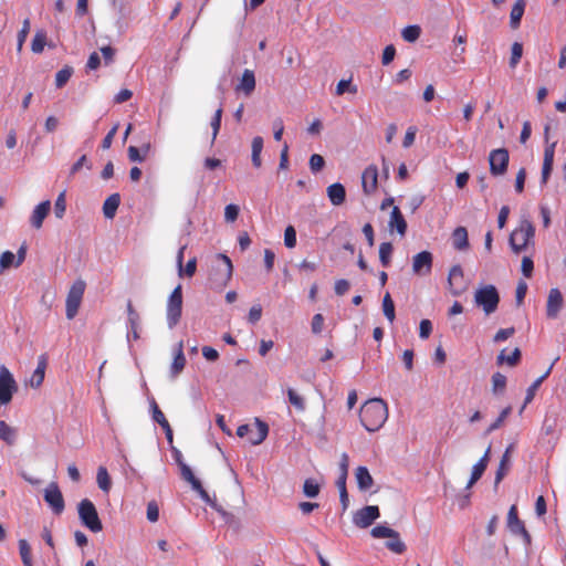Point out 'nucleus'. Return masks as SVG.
Returning a JSON list of instances; mask_svg holds the SVG:
<instances>
[{"label":"nucleus","mask_w":566,"mask_h":566,"mask_svg":"<svg viewBox=\"0 0 566 566\" xmlns=\"http://www.w3.org/2000/svg\"><path fill=\"white\" fill-rule=\"evenodd\" d=\"M126 312H127V328L128 329H140V315L134 308L130 300L127 301Z\"/></svg>","instance_id":"31"},{"label":"nucleus","mask_w":566,"mask_h":566,"mask_svg":"<svg viewBox=\"0 0 566 566\" xmlns=\"http://www.w3.org/2000/svg\"><path fill=\"white\" fill-rule=\"evenodd\" d=\"M452 245L458 251L469 248L468 231L464 227H458L452 232Z\"/></svg>","instance_id":"27"},{"label":"nucleus","mask_w":566,"mask_h":566,"mask_svg":"<svg viewBox=\"0 0 566 566\" xmlns=\"http://www.w3.org/2000/svg\"><path fill=\"white\" fill-rule=\"evenodd\" d=\"M416 134H417V127L416 126L408 127V129L406 132V135H405V138H403V142H402V146L405 148H409L415 143Z\"/></svg>","instance_id":"63"},{"label":"nucleus","mask_w":566,"mask_h":566,"mask_svg":"<svg viewBox=\"0 0 566 566\" xmlns=\"http://www.w3.org/2000/svg\"><path fill=\"white\" fill-rule=\"evenodd\" d=\"M506 387V377L501 373L492 376V391L495 395L502 394Z\"/></svg>","instance_id":"43"},{"label":"nucleus","mask_w":566,"mask_h":566,"mask_svg":"<svg viewBox=\"0 0 566 566\" xmlns=\"http://www.w3.org/2000/svg\"><path fill=\"white\" fill-rule=\"evenodd\" d=\"M564 298L558 289H552L546 303V315L548 318H556L563 308Z\"/></svg>","instance_id":"15"},{"label":"nucleus","mask_w":566,"mask_h":566,"mask_svg":"<svg viewBox=\"0 0 566 566\" xmlns=\"http://www.w3.org/2000/svg\"><path fill=\"white\" fill-rule=\"evenodd\" d=\"M491 447L486 449L483 457L473 465L470 480L465 489L472 488L483 475L490 461Z\"/></svg>","instance_id":"16"},{"label":"nucleus","mask_w":566,"mask_h":566,"mask_svg":"<svg viewBox=\"0 0 566 566\" xmlns=\"http://www.w3.org/2000/svg\"><path fill=\"white\" fill-rule=\"evenodd\" d=\"M179 469H180L181 478L185 481H187L188 483H190L192 489H198L200 481L195 476L190 467L188 464H186L185 462H180Z\"/></svg>","instance_id":"36"},{"label":"nucleus","mask_w":566,"mask_h":566,"mask_svg":"<svg viewBox=\"0 0 566 566\" xmlns=\"http://www.w3.org/2000/svg\"><path fill=\"white\" fill-rule=\"evenodd\" d=\"M19 553L23 563V566H33L31 557V547L27 539L19 541Z\"/></svg>","instance_id":"38"},{"label":"nucleus","mask_w":566,"mask_h":566,"mask_svg":"<svg viewBox=\"0 0 566 566\" xmlns=\"http://www.w3.org/2000/svg\"><path fill=\"white\" fill-rule=\"evenodd\" d=\"M525 7H526V0H516V2L514 3V6L511 10V14H510L511 28L516 29L520 25L522 17L525 11Z\"/></svg>","instance_id":"29"},{"label":"nucleus","mask_w":566,"mask_h":566,"mask_svg":"<svg viewBox=\"0 0 566 566\" xmlns=\"http://www.w3.org/2000/svg\"><path fill=\"white\" fill-rule=\"evenodd\" d=\"M120 203L119 193L111 195L103 203V213L106 219H113Z\"/></svg>","instance_id":"28"},{"label":"nucleus","mask_w":566,"mask_h":566,"mask_svg":"<svg viewBox=\"0 0 566 566\" xmlns=\"http://www.w3.org/2000/svg\"><path fill=\"white\" fill-rule=\"evenodd\" d=\"M287 397L291 405H293L297 410L303 411L305 409L303 397H301L294 389L290 388L287 390Z\"/></svg>","instance_id":"50"},{"label":"nucleus","mask_w":566,"mask_h":566,"mask_svg":"<svg viewBox=\"0 0 566 566\" xmlns=\"http://www.w3.org/2000/svg\"><path fill=\"white\" fill-rule=\"evenodd\" d=\"M261 316L262 306L260 304H254L249 311L248 322L253 325L261 319Z\"/></svg>","instance_id":"57"},{"label":"nucleus","mask_w":566,"mask_h":566,"mask_svg":"<svg viewBox=\"0 0 566 566\" xmlns=\"http://www.w3.org/2000/svg\"><path fill=\"white\" fill-rule=\"evenodd\" d=\"M65 210H66L65 192H61L57 196V198L55 200V205H54V213H55L56 218H59V219L63 218Z\"/></svg>","instance_id":"53"},{"label":"nucleus","mask_w":566,"mask_h":566,"mask_svg":"<svg viewBox=\"0 0 566 566\" xmlns=\"http://www.w3.org/2000/svg\"><path fill=\"white\" fill-rule=\"evenodd\" d=\"M185 366H186V357L184 354V343L179 342L176 347L172 364L170 366L171 376L177 377L184 370Z\"/></svg>","instance_id":"23"},{"label":"nucleus","mask_w":566,"mask_h":566,"mask_svg":"<svg viewBox=\"0 0 566 566\" xmlns=\"http://www.w3.org/2000/svg\"><path fill=\"white\" fill-rule=\"evenodd\" d=\"M535 234V228L533 223L523 219L520 222L518 228H516L510 235L509 242L514 253H520L524 251L530 241L533 239Z\"/></svg>","instance_id":"2"},{"label":"nucleus","mask_w":566,"mask_h":566,"mask_svg":"<svg viewBox=\"0 0 566 566\" xmlns=\"http://www.w3.org/2000/svg\"><path fill=\"white\" fill-rule=\"evenodd\" d=\"M73 74V69L71 66H64L55 75V85L57 88L63 87Z\"/></svg>","instance_id":"42"},{"label":"nucleus","mask_w":566,"mask_h":566,"mask_svg":"<svg viewBox=\"0 0 566 566\" xmlns=\"http://www.w3.org/2000/svg\"><path fill=\"white\" fill-rule=\"evenodd\" d=\"M336 485L339 490V499H340L343 510L345 511V510H347L348 503H349L348 493H347V489H346V480L337 479Z\"/></svg>","instance_id":"48"},{"label":"nucleus","mask_w":566,"mask_h":566,"mask_svg":"<svg viewBox=\"0 0 566 566\" xmlns=\"http://www.w3.org/2000/svg\"><path fill=\"white\" fill-rule=\"evenodd\" d=\"M221 117H222V107H219L212 119H211V127H212V142L217 138V135L220 130V126H221Z\"/></svg>","instance_id":"54"},{"label":"nucleus","mask_w":566,"mask_h":566,"mask_svg":"<svg viewBox=\"0 0 566 566\" xmlns=\"http://www.w3.org/2000/svg\"><path fill=\"white\" fill-rule=\"evenodd\" d=\"M252 428L253 431H250L249 433L250 443L253 446L261 444L269 434V426L264 421L256 418L254 427Z\"/></svg>","instance_id":"19"},{"label":"nucleus","mask_w":566,"mask_h":566,"mask_svg":"<svg viewBox=\"0 0 566 566\" xmlns=\"http://www.w3.org/2000/svg\"><path fill=\"white\" fill-rule=\"evenodd\" d=\"M507 527L512 534L522 536L525 544L531 543V535L526 531L524 523L518 518L516 505H512L509 510Z\"/></svg>","instance_id":"12"},{"label":"nucleus","mask_w":566,"mask_h":566,"mask_svg":"<svg viewBox=\"0 0 566 566\" xmlns=\"http://www.w3.org/2000/svg\"><path fill=\"white\" fill-rule=\"evenodd\" d=\"M386 547L396 554H402L406 551V545L400 539L398 532L395 537H389V541L386 543Z\"/></svg>","instance_id":"44"},{"label":"nucleus","mask_w":566,"mask_h":566,"mask_svg":"<svg viewBox=\"0 0 566 566\" xmlns=\"http://www.w3.org/2000/svg\"><path fill=\"white\" fill-rule=\"evenodd\" d=\"M0 439L12 446L17 440V431L10 427L6 421H0Z\"/></svg>","instance_id":"33"},{"label":"nucleus","mask_w":566,"mask_h":566,"mask_svg":"<svg viewBox=\"0 0 566 566\" xmlns=\"http://www.w3.org/2000/svg\"><path fill=\"white\" fill-rule=\"evenodd\" d=\"M348 467H349V457H348L347 453H343L340 455L339 476H338V479H343V480L347 479Z\"/></svg>","instance_id":"60"},{"label":"nucleus","mask_w":566,"mask_h":566,"mask_svg":"<svg viewBox=\"0 0 566 566\" xmlns=\"http://www.w3.org/2000/svg\"><path fill=\"white\" fill-rule=\"evenodd\" d=\"M96 482L98 484V488L105 492L108 493L112 488V480L111 476L104 467H99L96 474Z\"/></svg>","instance_id":"34"},{"label":"nucleus","mask_w":566,"mask_h":566,"mask_svg":"<svg viewBox=\"0 0 566 566\" xmlns=\"http://www.w3.org/2000/svg\"><path fill=\"white\" fill-rule=\"evenodd\" d=\"M514 333H515V328L514 327L502 328V329L496 332V334L494 335L493 340L495 343L504 342L507 338H510L511 336H513Z\"/></svg>","instance_id":"59"},{"label":"nucleus","mask_w":566,"mask_h":566,"mask_svg":"<svg viewBox=\"0 0 566 566\" xmlns=\"http://www.w3.org/2000/svg\"><path fill=\"white\" fill-rule=\"evenodd\" d=\"M378 169L376 166H368L361 176L363 190L366 195L373 193L377 188Z\"/></svg>","instance_id":"17"},{"label":"nucleus","mask_w":566,"mask_h":566,"mask_svg":"<svg viewBox=\"0 0 566 566\" xmlns=\"http://www.w3.org/2000/svg\"><path fill=\"white\" fill-rule=\"evenodd\" d=\"M182 311V287L177 285L167 301V324L174 328L180 321Z\"/></svg>","instance_id":"5"},{"label":"nucleus","mask_w":566,"mask_h":566,"mask_svg":"<svg viewBox=\"0 0 566 566\" xmlns=\"http://www.w3.org/2000/svg\"><path fill=\"white\" fill-rule=\"evenodd\" d=\"M263 143L264 142L261 136H255L251 143V160L255 168H260L262 166L261 153L263 149Z\"/></svg>","instance_id":"30"},{"label":"nucleus","mask_w":566,"mask_h":566,"mask_svg":"<svg viewBox=\"0 0 566 566\" xmlns=\"http://www.w3.org/2000/svg\"><path fill=\"white\" fill-rule=\"evenodd\" d=\"M15 255L11 251H6L0 256V266L7 269L13 264Z\"/></svg>","instance_id":"64"},{"label":"nucleus","mask_w":566,"mask_h":566,"mask_svg":"<svg viewBox=\"0 0 566 566\" xmlns=\"http://www.w3.org/2000/svg\"><path fill=\"white\" fill-rule=\"evenodd\" d=\"M284 244L287 249H293L296 245V231L293 226L286 227L284 231Z\"/></svg>","instance_id":"52"},{"label":"nucleus","mask_w":566,"mask_h":566,"mask_svg":"<svg viewBox=\"0 0 566 566\" xmlns=\"http://www.w3.org/2000/svg\"><path fill=\"white\" fill-rule=\"evenodd\" d=\"M345 92H349L352 94L357 93V86L352 85V80H340L336 86V95H343Z\"/></svg>","instance_id":"51"},{"label":"nucleus","mask_w":566,"mask_h":566,"mask_svg":"<svg viewBox=\"0 0 566 566\" xmlns=\"http://www.w3.org/2000/svg\"><path fill=\"white\" fill-rule=\"evenodd\" d=\"M555 143L545 147L544 150V160L542 167V179L541 182L545 185L549 178V175L553 170L554 156H555Z\"/></svg>","instance_id":"20"},{"label":"nucleus","mask_w":566,"mask_h":566,"mask_svg":"<svg viewBox=\"0 0 566 566\" xmlns=\"http://www.w3.org/2000/svg\"><path fill=\"white\" fill-rule=\"evenodd\" d=\"M324 165H325V160L321 155L314 154L311 156L310 168L313 172L321 171L323 169Z\"/></svg>","instance_id":"56"},{"label":"nucleus","mask_w":566,"mask_h":566,"mask_svg":"<svg viewBox=\"0 0 566 566\" xmlns=\"http://www.w3.org/2000/svg\"><path fill=\"white\" fill-rule=\"evenodd\" d=\"M43 497L55 515H61L63 513L65 502L56 482H51L44 489Z\"/></svg>","instance_id":"8"},{"label":"nucleus","mask_w":566,"mask_h":566,"mask_svg":"<svg viewBox=\"0 0 566 566\" xmlns=\"http://www.w3.org/2000/svg\"><path fill=\"white\" fill-rule=\"evenodd\" d=\"M433 263L432 253L421 251L412 258V272L416 275L424 276L431 273Z\"/></svg>","instance_id":"13"},{"label":"nucleus","mask_w":566,"mask_h":566,"mask_svg":"<svg viewBox=\"0 0 566 566\" xmlns=\"http://www.w3.org/2000/svg\"><path fill=\"white\" fill-rule=\"evenodd\" d=\"M558 360V357L555 358V360L553 361V364L549 366V368L546 370V373L541 376L539 378H537L527 389V392H526V397H525V401H524V405H527L530 403L533 398H534V395H535V391L537 390V388L539 387V385L542 384V381L548 377V375L551 374L552 369H553V366L554 364Z\"/></svg>","instance_id":"32"},{"label":"nucleus","mask_w":566,"mask_h":566,"mask_svg":"<svg viewBox=\"0 0 566 566\" xmlns=\"http://www.w3.org/2000/svg\"><path fill=\"white\" fill-rule=\"evenodd\" d=\"M392 244L390 242H382L379 247V260L382 266H388L392 253Z\"/></svg>","instance_id":"41"},{"label":"nucleus","mask_w":566,"mask_h":566,"mask_svg":"<svg viewBox=\"0 0 566 566\" xmlns=\"http://www.w3.org/2000/svg\"><path fill=\"white\" fill-rule=\"evenodd\" d=\"M509 151L505 148H497L490 153V171L493 176H501L506 172L509 165Z\"/></svg>","instance_id":"9"},{"label":"nucleus","mask_w":566,"mask_h":566,"mask_svg":"<svg viewBox=\"0 0 566 566\" xmlns=\"http://www.w3.org/2000/svg\"><path fill=\"white\" fill-rule=\"evenodd\" d=\"M29 32H30V21H29V19H25L23 21V25H22L21 30L18 33V51L22 50V46L25 42V39H27Z\"/></svg>","instance_id":"55"},{"label":"nucleus","mask_w":566,"mask_h":566,"mask_svg":"<svg viewBox=\"0 0 566 566\" xmlns=\"http://www.w3.org/2000/svg\"><path fill=\"white\" fill-rule=\"evenodd\" d=\"M355 478L360 491H368L374 484V479L366 467H358L355 472Z\"/></svg>","instance_id":"26"},{"label":"nucleus","mask_w":566,"mask_h":566,"mask_svg":"<svg viewBox=\"0 0 566 566\" xmlns=\"http://www.w3.org/2000/svg\"><path fill=\"white\" fill-rule=\"evenodd\" d=\"M303 492L307 497H315L319 493V485L313 479H307L304 482Z\"/></svg>","instance_id":"49"},{"label":"nucleus","mask_w":566,"mask_h":566,"mask_svg":"<svg viewBox=\"0 0 566 566\" xmlns=\"http://www.w3.org/2000/svg\"><path fill=\"white\" fill-rule=\"evenodd\" d=\"M255 90V76L253 71L244 70L239 84L235 86L237 92H242L245 96H250Z\"/></svg>","instance_id":"21"},{"label":"nucleus","mask_w":566,"mask_h":566,"mask_svg":"<svg viewBox=\"0 0 566 566\" xmlns=\"http://www.w3.org/2000/svg\"><path fill=\"white\" fill-rule=\"evenodd\" d=\"M85 282L82 280H77L71 286L67 296H66V317L72 319L77 314L78 307L81 305L83 294L85 291Z\"/></svg>","instance_id":"6"},{"label":"nucleus","mask_w":566,"mask_h":566,"mask_svg":"<svg viewBox=\"0 0 566 566\" xmlns=\"http://www.w3.org/2000/svg\"><path fill=\"white\" fill-rule=\"evenodd\" d=\"M77 512L81 523L91 532L98 533L103 530L97 510L91 500H82L77 505Z\"/></svg>","instance_id":"3"},{"label":"nucleus","mask_w":566,"mask_h":566,"mask_svg":"<svg viewBox=\"0 0 566 566\" xmlns=\"http://www.w3.org/2000/svg\"><path fill=\"white\" fill-rule=\"evenodd\" d=\"M511 411H512V408L510 406L504 408L501 411V413L497 417V419L493 423L490 424V427L485 431V434H490L491 432H493L496 429H499L502 426V423L504 422V420L507 418V416L511 413Z\"/></svg>","instance_id":"47"},{"label":"nucleus","mask_w":566,"mask_h":566,"mask_svg":"<svg viewBox=\"0 0 566 566\" xmlns=\"http://www.w3.org/2000/svg\"><path fill=\"white\" fill-rule=\"evenodd\" d=\"M380 516L377 505H367L358 510L353 517V523L359 528H367Z\"/></svg>","instance_id":"10"},{"label":"nucleus","mask_w":566,"mask_h":566,"mask_svg":"<svg viewBox=\"0 0 566 566\" xmlns=\"http://www.w3.org/2000/svg\"><path fill=\"white\" fill-rule=\"evenodd\" d=\"M522 54H523V45L518 42H514L512 44L511 57H510V66L512 69H514L518 64V62L522 57Z\"/></svg>","instance_id":"46"},{"label":"nucleus","mask_w":566,"mask_h":566,"mask_svg":"<svg viewBox=\"0 0 566 566\" xmlns=\"http://www.w3.org/2000/svg\"><path fill=\"white\" fill-rule=\"evenodd\" d=\"M51 210L50 200L42 201L32 211L30 217V223L34 229L42 228L44 219L48 217Z\"/></svg>","instance_id":"18"},{"label":"nucleus","mask_w":566,"mask_h":566,"mask_svg":"<svg viewBox=\"0 0 566 566\" xmlns=\"http://www.w3.org/2000/svg\"><path fill=\"white\" fill-rule=\"evenodd\" d=\"M46 365V357L41 355L38 360V366L29 380L31 387L38 388L43 384Z\"/></svg>","instance_id":"24"},{"label":"nucleus","mask_w":566,"mask_h":566,"mask_svg":"<svg viewBox=\"0 0 566 566\" xmlns=\"http://www.w3.org/2000/svg\"><path fill=\"white\" fill-rule=\"evenodd\" d=\"M421 34V29L419 25H408L402 29L401 36L405 41L412 43L416 42Z\"/></svg>","instance_id":"39"},{"label":"nucleus","mask_w":566,"mask_h":566,"mask_svg":"<svg viewBox=\"0 0 566 566\" xmlns=\"http://www.w3.org/2000/svg\"><path fill=\"white\" fill-rule=\"evenodd\" d=\"M147 518L149 522H157L159 518V509L155 501L147 504Z\"/></svg>","instance_id":"61"},{"label":"nucleus","mask_w":566,"mask_h":566,"mask_svg":"<svg viewBox=\"0 0 566 566\" xmlns=\"http://www.w3.org/2000/svg\"><path fill=\"white\" fill-rule=\"evenodd\" d=\"M18 391V384L6 366L0 367V405H8L13 394Z\"/></svg>","instance_id":"7"},{"label":"nucleus","mask_w":566,"mask_h":566,"mask_svg":"<svg viewBox=\"0 0 566 566\" xmlns=\"http://www.w3.org/2000/svg\"><path fill=\"white\" fill-rule=\"evenodd\" d=\"M474 301L481 306L486 315L494 313L500 302V295L496 287L492 284L476 290Z\"/></svg>","instance_id":"4"},{"label":"nucleus","mask_w":566,"mask_h":566,"mask_svg":"<svg viewBox=\"0 0 566 566\" xmlns=\"http://www.w3.org/2000/svg\"><path fill=\"white\" fill-rule=\"evenodd\" d=\"M432 333V323L429 319H422L419 325V336L427 339Z\"/></svg>","instance_id":"62"},{"label":"nucleus","mask_w":566,"mask_h":566,"mask_svg":"<svg viewBox=\"0 0 566 566\" xmlns=\"http://www.w3.org/2000/svg\"><path fill=\"white\" fill-rule=\"evenodd\" d=\"M359 418L367 431H378L388 419V406L381 398L369 399L361 406Z\"/></svg>","instance_id":"1"},{"label":"nucleus","mask_w":566,"mask_h":566,"mask_svg":"<svg viewBox=\"0 0 566 566\" xmlns=\"http://www.w3.org/2000/svg\"><path fill=\"white\" fill-rule=\"evenodd\" d=\"M218 260L222 262V266L216 270L214 277H211L219 286H226L232 277V262L226 254H218Z\"/></svg>","instance_id":"14"},{"label":"nucleus","mask_w":566,"mask_h":566,"mask_svg":"<svg viewBox=\"0 0 566 566\" xmlns=\"http://www.w3.org/2000/svg\"><path fill=\"white\" fill-rule=\"evenodd\" d=\"M370 534L374 538H389L395 537L397 531L385 525H377L370 531Z\"/></svg>","instance_id":"40"},{"label":"nucleus","mask_w":566,"mask_h":566,"mask_svg":"<svg viewBox=\"0 0 566 566\" xmlns=\"http://www.w3.org/2000/svg\"><path fill=\"white\" fill-rule=\"evenodd\" d=\"M46 42V34L42 31H39L35 33L32 43H31V50L33 53H41L44 49Z\"/></svg>","instance_id":"45"},{"label":"nucleus","mask_w":566,"mask_h":566,"mask_svg":"<svg viewBox=\"0 0 566 566\" xmlns=\"http://www.w3.org/2000/svg\"><path fill=\"white\" fill-rule=\"evenodd\" d=\"M327 197L334 206H340L344 203L346 199V190L345 187L335 182L327 187Z\"/></svg>","instance_id":"25"},{"label":"nucleus","mask_w":566,"mask_h":566,"mask_svg":"<svg viewBox=\"0 0 566 566\" xmlns=\"http://www.w3.org/2000/svg\"><path fill=\"white\" fill-rule=\"evenodd\" d=\"M382 312L386 318L392 323L396 318L395 314V304L390 296V294L387 292L382 297Z\"/></svg>","instance_id":"35"},{"label":"nucleus","mask_w":566,"mask_h":566,"mask_svg":"<svg viewBox=\"0 0 566 566\" xmlns=\"http://www.w3.org/2000/svg\"><path fill=\"white\" fill-rule=\"evenodd\" d=\"M388 226L390 229H396L400 235H405L407 231V222L398 207H394Z\"/></svg>","instance_id":"22"},{"label":"nucleus","mask_w":566,"mask_h":566,"mask_svg":"<svg viewBox=\"0 0 566 566\" xmlns=\"http://www.w3.org/2000/svg\"><path fill=\"white\" fill-rule=\"evenodd\" d=\"M239 216V207L237 205L230 203L224 209V219L228 222H233L237 220Z\"/></svg>","instance_id":"58"},{"label":"nucleus","mask_w":566,"mask_h":566,"mask_svg":"<svg viewBox=\"0 0 566 566\" xmlns=\"http://www.w3.org/2000/svg\"><path fill=\"white\" fill-rule=\"evenodd\" d=\"M510 468H511V460L507 459V457H502L499 468L495 473V481H494L495 488L501 483V481L504 479V476L509 473Z\"/></svg>","instance_id":"37"},{"label":"nucleus","mask_w":566,"mask_h":566,"mask_svg":"<svg viewBox=\"0 0 566 566\" xmlns=\"http://www.w3.org/2000/svg\"><path fill=\"white\" fill-rule=\"evenodd\" d=\"M448 284L452 295L459 296L467 290L464 274L461 265H453L448 275Z\"/></svg>","instance_id":"11"}]
</instances>
